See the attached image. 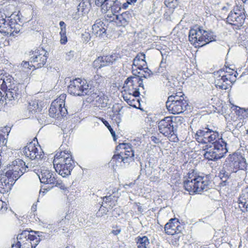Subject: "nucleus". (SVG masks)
I'll use <instances>...</instances> for the list:
<instances>
[{
	"label": "nucleus",
	"mask_w": 248,
	"mask_h": 248,
	"mask_svg": "<svg viewBox=\"0 0 248 248\" xmlns=\"http://www.w3.org/2000/svg\"><path fill=\"white\" fill-rule=\"evenodd\" d=\"M158 173V172H157L156 171H155V172H154V175H152L151 176H150V180L151 181H153V182L158 181L159 180V177L157 175Z\"/></svg>",
	"instance_id": "obj_54"
},
{
	"label": "nucleus",
	"mask_w": 248,
	"mask_h": 248,
	"mask_svg": "<svg viewBox=\"0 0 248 248\" xmlns=\"http://www.w3.org/2000/svg\"><path fill=\"white\" fill-rule=\"evenodd\" d=\"M6 97H4L3 95H2V93L1 92H0V107L1 106H2L3 104L4 105H5V104H7V103H5V99H6Z\"/></svg>",
	"instance_id": "obj_58"
},
{
	"label": "nucleus",
	"mask_w": 248,
	"mask_h": 248,
	"mask_svg": "<svg viewBox=\"0 0 248 248\" xmlns=\"http://www.w3.org/2000/svg\"><path fill=\"white\" fill-rule=\"evenodd\" d=\"M38 100L31 101L29 103L28 109L30 112H40L41 110V108L39 107L38 105Z\"/></svg>",
	"instance_id": "obj_40"
},
{
	"label": "nucleus",
	"mask_w": 248,
	"mask_h": 248,
	"mask_svg": "<svg viewBox=\"0 0 248 248\" xmlns=\"http://www.w3.org/2000/svg\"><path fill=\"white\" fill-rule=\"evenodd\" d=\"M239 207L243 212H248V193H243L238 199Z\"/></svg>",
	"instance_id": "obj_28"
},
{
	"label": "nucleus",
	"mask_w": 248,
	"mask_h": 248,
	"mask_svg": "<svg viewBox=\"0 0 248 248\" xmlns=\"http://www.w3.org/2000/svg\"><path fill=\"white\" fill-rule=\"evenodd\" d=\"M14 80L12 77L8 73L1 71V77L0 78V87L1 89L5 91L8 88L12 87L15 84L14 83Z\"/></svg>",
	"instance_id": "obj_21"
},
{
	"label": "nucleus",
	"mask_w": 248,
	"mask_h": 248,
	"mask_svg": "<svg viewBox=\"0 0 248 248\" xmlns=\"http://www.w3.org/2000/svg\"><path fill=\"white\" fill-rule=\"evenodd\" d=\"M101 121L103 122V123L104 124V125L108 128L109 131H110L111 136H112L113 138V140L114 141L116 140V134L115 132L113 131V129L109 124V123L107 121L105 120L103 118H101Z\"/></svg>",
	"instance_id": "obj_45"
},
{
	"label": "nucleus",
	"mask_w": 248,
	"mask_h": 248,
	"mask_svg": "<svg viewBox=\"0 0 248 248\" xmlns=\"http://www.w3.org/2000/svg\"><path fill=\"white\" fill-rule=\"evenodd\" d=\"M145 70L144 71L145 73V75H143V77L145 78L149 77L150 76L151 74H152V71L149 69L147 67L144 68Z\"/></svg>",
	"instance_id": "obj_59"
},
{
	"label": "nucleus",
	"mask_w": 248,
	"mask_h": 248,
	"mask_svg": "<svg viewBox=\"0 0 248 248\" xmlns=\"http://www.w3.org/2000/svg\"><path fill=\"white\" fill-rule=\"evenodd\" d=\"M133 160L134 159L131 157H129L128 156L123 155L122 162H123L124 164L128 163L130 161Z\"/></svg>",
	"instance_id": "obj_57"
},
{
	"label": "nucleus",
	"mask_w": 248,
	"mask_h": 248,
	"mask_svg": "<svg viewBox=\"0 0 248 248\" xmlns=\"http://www.w3.org/2000/svg\"><path fill=\"white\" fill-rule=\"evenodd\" d=\"M178 0H165V5L170 8H175L178 5Z\"/></svg>",
	"instance_id": "obj_46"
},
{
	"label": "nucleus",
	"mask_w": 248,
	"mask_h": 248,
	"mask_svg": "<svg viewBox=\"0 0 248 248\" xmlns=\"http://www.w3.org/2000/svg\"><path fill=\"white\" fill-rule=\"evenodd\" d=\"M245 18L244 13L236 7L229 13L227 21L230 24L241 27L244 23Z\"/></svg>",
	"instance_id": "obj_13"
},
{
	"label": "nucleus",
	"mask_w": 248,
	"mask_h": 248,
	"mask_svg": "<svg viewBox=\"0 0 248 248\" xmlns=\"http://www.w3.org/2000/svg\"><path fill=\"white\" fill-rule=\"evenodd\" d=\"M96 101L99 106L101 108L107 107L108 102V97L101 93H99V96L98 97Z\"/></svg>",
	"instance_id": "obj_39"
},
{
	"label": "nucleus",
	"mask_w": 248,
	"mask_h": 248,
	"mask_svg": "<svg viewBox=\"0 0 248 248\" xmlns=\"http://www.w3.org/2000/svg\"><path fill=\"white\" fill-rule=\"evenodd\" d=\"M35 163L31 162L27 163V164H25V166L26 167V171L31 170H35V169H33V168L35 167Z\"/></svg>",
	"instance_id": "obj_52"
},
{
	"label": "nucleus",
	"mask_w": 248,
	"mask_h": 248,
	"mask_svg": "<svg viewBox=\"0 0 248 248\" xmlns=\"http://www.w3.org/2000/svg\"><path fill=\"white\" fill-rule=\"evenodd\" d=\"M38 143L37 140L34 138L33 140L23 148L22 152L25 156L32 160H37L43 157L44 153L39 145L36 146L35 143Z\"/></svg>",
	"instance_id": "obj_8"
},
{
	"label": "nucleus",
	"mask_w": 248,
	"mask_h": 248,
	"mask_svg": "<svg viewBox=\"0 0 248 248\" xmlns=\"http://www.w3.org/2000/svg\"><path fill=\"white\" fill-rule=\"evenodd\" d=\"M149 243V240L146 236L138 237L137 238V244L138 248H147Z\"/></svg>",
	"instance_id": "obj_36"
},
{
	"label": "nucleus",
	"mask_w": 248,
	"mask_h": 248,
	"mask_svg": "<svg viewBox=\"0 0 248 248\" xmlns=\"http://www.w3.org/2000/svg\"><path fill=\"white\" fill-rule=\"evenodd\" d=\"M5 103L15 104L22 97L24 93V86L19 84H15L4 91Z\"/></svg>",
	"instance_id": "obj_7"
},
{
	"label": "nucleus",
	"mask_w": 248,
	"mask_h": 248,
	"mask_svg": "<svg viewBox=\"0 0 248 248\" xmlns=\"http://www.w3.org/2000/svg\"><path fill=\"white\" fill-rule=\"evenodd\" d=\"M201 34L200 32H198L197 30L191 29L189 31V40L192 43H196L197 41V36Z\"/></svg>",
	"instance_id": "obj_43"
},
{
	"label": "nucleus",
	"mask_w": 248,
	"mask_h": 248,
	"mask_svg": "<svg viewBox=\"0 0 248 248\" xmlns=\"http://www.w3.org/2000/svg\"><path fill=\"white\" fill-rule=\"evenodd\" d=\"M186 190L190 193H199L206 191L208 188L209 180L207 176H201L193 170L188 172L187 179L183 182Z\"/></svg>",
	"instance_id": "obj_2"
},
{
	"label": "nucleus",
	"mask_w": 248,
	"mask_h": 248,
	"mask_svg": "<svg viewBox=\"0 0 248 248\" xmlns=\"http://www.w3.org/2000/svg\"><path fill=\"white\" fill-rule=\"evenodd\" d=\"M220 153H218L214 148H207L206 151H205L203 156L204 158L208 160L216 161L223 157Z\"/></svg>",
	"instance_id": "obj_25"
},
{
	"label": "nucleus",
	"mask_w": 248,
	"mask_h": 248,
	"mask_svg": "<svg viewBox=\"0 0 248 248\" xmlns=\"http://www.w3.org/2000/svg\"><path fill=\"white\" fill-rule=\"evenodd\" d=\"M202 41L201 46L205 45L211 42L216 41V36L213 32L203 31L202 37L200 38Z\"/></svg>",
	"instance_id": "obj_29"
},
{
	"label": "nucleus",
	"mask_w": 248,
	"mask_h": 248,
	"mask_svg": "<svg viewBox=\"0 0 248 248\" xmlns=\"http://www.w3.org/2000/svg\"><path fill=\"white\" fill-rule=\"evenodd\" d=\"M114 3L111 4L110 6H108L106 8V5L104 6V5L100 6L99 7H101L102 10L104 12H106L107 11L110 10L112 15L114 14V13L118 12L120 9L121 8L120 7V3L117 0H115V1H113Z\"/></svg>",
	"instance_id": "obj_33"
},
{
	"label": "nucleus",
	"mask_w": 248,
	"mask_h": 248,
	"mask_svg": "<svg viewBox=\"0 0 248 248\" xmlns=\"http://www.w3.org/2000/svg\"><path fill=\"white\" fill-rule=\"evenodd\" d=\"M117 149H118V148L123 149L124 150V151L126 150H130V149L133 150V146L130 143H120L117 146Z\"/></svg>",
	"instance_id": "obj_49"
},
{
	"label": "nucleus",
	"mask_w": 248,
	"mask_h": 248,
	"mask_svg": "<svg viewBox=\"0 0 248 248\" xmlns=\"http://www.w3.org/2000/svg\"><path fill=\"white\" fill-rule=\"evenodd\" d=\"M203 31H204L203 30H202L200 28H198V30H197V31H198V32H201V34H200L199 35H197L198 39H197V41H196V43H199L201 45H202V41H201V39H200L201 38H201L202 37Z\"/></svg>",
	"instance_id": "obj_56"
},
{
	"label": "nucleus",
	"mask_w": 248,
	"mask_h": 248,
	"mask_svg": "<svg viewBox=\"0 0 248 248\" xmlns=\"http://www.w3.org/2000/svg\"><path fill=\"white\" fill-rule=\"evenodd\" d=\"M102 59V63L103 66H107L112 65L118 60L119 57L118 54L113 53L111 55L101 56Z\"/></svg>",
	"instance_id": "obj_26"
},
{
	"label": "nucleus",
	"mask_w": 248,
	"mask_h": 248,
	"mask_svg": "<svg viewBox=\"0 0 248 248\" xmlns=\"http://www.w3.org/2000/svg\"><path fill=\"white\" fill-rule=\"evenodd\" d=\"M87 82L81 78H76L70 80L68 86V92L75 96H82L85 93Z\"/></svg>",
	"instance_id": "obj_11"
},
{
	"label": "nucleus",
	"mask_w": 248,
	"mask_h": 248,
	"mask_svg": "<svg viewBox=\"0 0 248 248\" xmlns=\"http://www.w3.org/2000/svg\"><path fill=\"white\" fill-rule=\"evenodd\" d=\"M85 93H83V95H90L93 99H96L99 96V93H101L99 91L96 90L91 88L89 84H87L86 86Z\"/></svg>",
	"instance_id": "obj_34"
},
{
	"label": "nucleus",
	"mask_w": 248,
	"mask_h": 248,
	"mask_svg": "<svg viewBox=\"0 0 248 248\" xmlns=\"http://www.w3.org/2000/svg\"><path fill=\"white\" fill-rule=\"evenodd\" d=\"M121 232V229H117L116 230H113L111 231V233L115 235H118Z\"/></svg>",
	"instance_id": "obj_63"
},
{
	"label": "nucleus",
	"mask_w": 248,
	"mask_h": 248,
	"mask_svg": "<svg viewBox=\"0 0 248 248\" xmlns=\"http://www.w3.org/2000/svg\"><path fill=\"white\" fill-rule=\"evenodd\" d=\"M109 195H107L103 198L102 206L107 208V206L109 208H113L116 205L117 200L119 198V194L118 189L116 188H114L111 193H108Z\"/></svg>",
	"instance_id": "obj_20"
},
{
	"label": "nucleus",
	"mask_w": 248,
	"mask_h": 248,
	"mask_svg": "<svg viewBox=\"0 0 248 248\" xmlns=\"http://www.w3.org/2000/svg\"><path fill=\"white\" fill-rule=\"evenodd\" d=\"M66 31H60L61 36L60 42L62 44H65L67 42V38L66 35Z\"/></svg>",
	"instance_id": "obj_51"
},
{
	"label": "nucleus",
	"mask_w": 248,
	"mask_h": 248,
	"mask_svg": "<svg viewBox=\"0 0 248 248\" xmlns=\"http://www.w3.org/2000/svg\"><path fill=\"white\" fill-rule=\"evenodd\" d=\"M214 149L218 153H220V155L224 157L225 155L227 153L228 149L227 148V144L222 137L219 138L217 140L213 142Z\"/></svg>",
	"instance_id": "obj_24"
},
{
	"label": "nucleus",
	"mask_w": 248,
	"mask_h": 248,
	"mask_svg": "<svg viewBox=\"0 0 248 248\" xmlns=\"http://www.w3.org/2000/svg\"><path fill=\"white\" fill-rule=\"evenodd\" d=\"M73 57V51H70L66 54V59L67 60H70Z\"/></svg>",
	"instance_id": "obj_62"
},
{
	"label": "nucleus",
	"mask_w": 248,
	"mask_h": 248,
	"mask_svg": "<svg viewBox=\"0 0 248 248\" xmlns=\"http://www.w3.org/2000/svg\"><path fill=\"white\" fill-rule=\"evenodd\" d=\"M223 71H219L217 72L219 74L215 80V86L221 90H227L231 87L233 82L234 78H232V75L230 74L229 77L227 75L223 74Z\"/></svg>",
	"instance_id": "obj_14"
},
{
	"label": "nucleus",
	"mask_w": 248,
	"mask_h": 248,
	"mask_svg": "<svg viewBox=\"0 0 248 248\" xmlns=\"http://www.w3.org/2000/svg\"><path fill=\"white\" fill-rule=\"evenodd\" d=\"M48 53L44 50L30 52V62L35 69L44 66L46 62Z\"/></svg>",
	"instance_id": "obj_10"
},
{
	"label": "nucleus",
	"mask_w": 248,
	"mask_h": 248,
	"mask_svg": "<svg viewBox=\"0 0 248 248\" xmlns=\"http://www.w3.org/2000/svg\"><path fill=\"white\" fill-rule=\"evenodd\" d=\"M105 25L101 19H97L92 26L93 33L96 36L103 37L106 34Z\"/></svg>",
	"instance_id": "obj_22"
},
{
	"label": "nucleus",
	"mask_w": 248,
	"mask_h": 248,
	"mask_svg": "<svg viewBox=\"0 0 248 248\" xmlns=\"http://www.w3.org/2000/svg\"><path fill=\"white\" fill-rule=\"evenodd\" d=\"M65 94H62L60 97L53 101L49 109L50 117L61 120L68 113L65 107Z\"/></svg>",
	"instance_id": "obj_5"
},
{
	"label": "nucleus",
	"mask_w": 248,
	"mask_h": 248,
	"mask_svg": "<svg viewBox=\"0 0 248 248\" xmlns=\"http://www.w3.org/2000/svg\"><path fill=\"white\" fill-rule=\"evenodd\" d=\"M82 40L84 42H88L91 39L90 34L88 32H85L82 34Z\"/></svg>",
	"instance_id": "obj_55"
},
{
	"label": "nucleus",
	"mask_w": 248,
	"mask_h": 248,
	"mask_svg": "<svg viewBox=\"0 0 248 248\" xmlns=\"http://www.w3.org/2000/svg\"><path fill=\"white\" fill-rule=\"evenodd\" d=\"M166 80H167L166 86L170 87L171 88H175L178 86L179 82L177 79L173 76H166Z\"/></svg>",
	"instance_id": "obj_38"
},
{
	"label": "nucleus",
	"mask_w": 248,
	"mask_h": 248,
	"mask_svg": "<svg viewBox=\"0 0 248 248\" xmlns=\"http://www.w3.org/2000/svg\"><path fill=\"white\" fill-rule=\"evenodd\" d=\"M15 16L16 17L14 18H11V16H7V19H5L4 25L6 29H8V27L10 28V32H12L11 35L13 36H15L19 33L21 29L20 24L17 21L18 20L19 22L22 23L20 22V19L18 15Z\"/></svg>",
	"instance_id": "obj_18"
},
{
	"label": "nucleus",
	"mask_w": 248,
	"mask_h": 248,
	"mask_svg": "<svg viewBox=\"0 0 248 248\" xmlns=\"http://www.w3.org/2000/svg\"><path fill=\"white\" fill-rule=\"evenodd\" d=\"M145 171V174L148 177L151 176L152 175L153 173L155 172V171H156V170L155 169H154V168L153 167H150V166L147 167L146 166Z\"/></svg>",
	"instance_id": "obj_50"
},
{
	"label": "nucleus",
	"mask_w": 248,
	"mask_h": 248,
	"mask_svg": "<svg viewBox=\"0 0 248 248\" xmlns=\"http://www.w3.org/2000/svg\"><path fill=\"white\" fill-rule=\"evenodd\" d=\"M123 153L121 152L120 154L114 155L112 158V161L113 162H115V163L117 164V162L122 163V160L123 158Z\"/></svg>",
	"instance_id": "obj_48"
},
{
	"label": "nucleus",
	"mask_w": 248,
	"mask_h": 248,
	"mask_svg": "<svg viewBox=\"0 0 248 248\" xmlns=\"http://www.w3.org/2000/svg\"><path fill=\"white\" fill-rule=\"evenodd\" d=\"M93 67L94 68H101L102 67H104L103 66V63H102V59L101 56L98 57L96 59H95L93 62Z\"/></svg>",
	"instance_id": "obj_47"
},
{
	"label": "nucleus",
	"mask_w": 248,
	"mask_h": 248,
	"mask_svg": "<svg viewBox=\"0 0 248 248\" xmlns=\"http://www.w3.org/2000/svg\"><path fill=\"white\" fill-rule=\"evenodd\" d=\"M166 105L168 111L173 114L183 113L190 108L188 101L184 94L179 95L175 93L169 96Z\"/></svg>",
	"instance_id": "obj_3"
},
{
	"label": "nucleus",
	"mask_w": 248,
	"mask_h": 248,
	"mask_svg": "<svg viewBox=\"0 0 248 248\" xmlns=\"http://www.w3.org/2000/svg\"><path fill=\"white\" fill-rule=\"evenodd\" d=\"M171 120L168 116L157 122L159 132L168 138L176 136L177 131L175 129V125H173V122Z\"/></svg>",
	"instance_id": "obj_9"
},
{
	"label": "nucleus",
	"mask_w": 248,
	"mask_h": 248,
	"mask_svg": "<svg viewBox=\"0 0 248 248\" xmlns=\"http://www.w3.org/2000/svg\"><path fill=\"white\" fill-rule=\"evenodd\" d=\"M140 81L139 76L130 77L124 81V88L127 90L129 94H132L135 96H139L140 93L138 88V83Z\"/></svg>",
	"instance_id": "obj_15"
},
{
	"label": "nucleus",
	"mask_w": 248,
	"mask_h": 248,
	"mask_svg": "<svg viewBox=\"0 0 248 248\" xmlns=\"http://www.w3.org/2000/svg\"><path fill=\"white\" fill-rule=\"evenodd\" d=\"M25 165V162L21 159H17L13 161L7 168L8 175H11L17 180L26 172Z\"/></svg>",
	"instance_id": "obj_12"
},
{
	"label": "nucleus",
	"mask_w": 248,
	"mask_h": 248,
	"mask_svg": "<svg viewBox=\"0 0 248 248\" xmlns=\"http://www.w3.org/2000/svg\"><path fill=\"white\" fill-rule=\"evenodd\" d=\"M7 18V16L2 11H0V32L5 34V35H11L12 32H10V29L8 27L7 29L4 26L5 19Z\"/></svg>",
	"instance_id": "obj_31"
},
{
	"label": "nucleus",
	"mask_w": 248,
	"mask_h": 248,
	"mask_svg": "<svg viewBox=\"0 0 248 248\" xmlns=\"http://www.w3.org/2000/svg\"><path fill=\"white\" fill-rule=\"evenodd\" d=\"M122 108H118V110H113L114 114L112 116V120H113L117 124L118 126L122 121V116L120 113Z\"/></svg>",
	"instance_id": "obj_42"
},
{
	"label": "nucleus",
	"mask_w": 248,
	"mask_h": 248,
	"mask_svg": "<svg viewBox=\"0 0 248 248\" xmlns=\"http://www.w3.org/2000/svg\"><path fill=\"white\" fill-rule=\"evenodd\" d=\"M170 119H172V121L173 122V125H175V129L177 131V129L178 127V124H181L183 121L184 119L181 117H173V116H169Z\"/></svg>",
	"instance_id": "obj_44"
},
{
	"label": "nucleus",
	"mask_w": 248,
	"mask_h": 248,
	"mask_svg": "<svg viewBox=\"0 0 248 248\" xmlns=\"http://www.w3.org/2000/svg\"><path fill=\"white\" fill-rule=\"evenodd\" d=\"M137 96H134L132 94H129L128 92V94H125L124 95V99L126 102V103L130 106L134 108H137L136 102H138V100H136L135 97Z\"/></svg>",
	"instance_id": "obj_37"
},
{
	"label": "nucleus",
	"mask_w": 248,
	"mask_h": 248,
	"mask_svg": "<svg viewBox=\"0 0 248 248\" xmlns=\"http://www.w3.org/2000/svg\"><path fill=\"white\" fill-rule=\"evenodd\" d=\"M123 153L124 155L128 156L129 157H131L133 158L134 156V152L133 149H130V150H126V151H124V152Z\"/></svg>",
	"instance_id": "obj_53"
},
{
	"label": "nucleus",
	"mask_w": 248,
	"mask_h": 248,
	"mask_svg": "<svg viewBox=\"0 0 248 248\" xmlns=\"http://www.w3.org/2000/svg\"><path fill=\"white\" fill-rule=\"evenodd\" d=\"M62 146L60 148L53 160V165L56 171L63 177L69 176L75 167V162L72 159L71 152L68 150L62 151Z\"/></svg>",
	"instance_id": "obj_1"
},
{
	"label": "nucleus",
	"mask_w": 248,
	"mask_h": 248,
	"mask_svg": "<svg viewBox=\"0 0 248 248\" xmlns=\"http://www.w3.org/2000/svg\"><path fill=\"white\" fill-rule=\"evenodd\" d=\"M209 128L205 127L202 129H199L194 134V138L197 141L200 143L206 144L208 143Z\"/></svg>",
	"instance_id": "obj_23"
},
{
	"label": "nucleus",
	"mask_w": 248,
	"mask_h": 248,
	"mask_svg": "<svg viewBox=\"0 0 248 248\" xmlns=\"http://www.w3.org/2000/svg\"><path fill=\"white\" fill-rule=\"evenodd\" d=\"M230 176V172L227 171L224 167H223L219 171V177L221 180L220 184L222 186H226L228 179Z\"/></svg>",
	"instance_id": "obj_35"
},
{
	"label": "nucleus",
	"mask_w": 248,
	"mask_h": 248,
	"mask_svg": "<svg viewBox=\"0 0 248 248\" xmlns=\"http://www.w3.org/2000/svg\"><path fill=\"white\" fill-rule=\"evenodd\" d=\"M70 218H71L70 216L67 215L66 216H65V220H64L63 219H62L60 222V223H62L63 221H65V220H66V221H68L70 220Z\"/></svg>",
	"instance_id": "obj_64"
},
{
	"label": "nucleus",
	"mask_w": 248,
	"mask_h": 248,
	"mask_svg": "<svg viewBox=\"0 0 248 248\" xmlns=\"http://www.w3.org/2000/svg\"><path fill=\"white\" fill-rule=\"evenodd\" d=\"M90 7V3L89 0H82L78 6V12L81 13V15L88 13Z\"/></svg>",
	"instance_id": "obj_32"
},
{
	"label": "nucleus",
	"mask_w": 248,
	"mask_h": 248,
	"mask_svg": "<svg viewBox=\"0 0 248 248\" xmlns=\"http://www.w3.org/2000/svg\"><path fill=\"white\" fill-rule=\"evenodd\" d=\"M40 242V238L24 231L17 236V242L12 248H35Z\"/></svg>",
	"instance_id": "obj_4"
},
{
	"label": "nucleus",
	"mask_w": 248,
	"mask_h": 248,
	"mask_svg": "<svg viewBox=\"0 0 248 248\" xmlns=\"http://www.w3.org/2000/svg\"><path fill=\"white\" fill-rule=\"evenodd\" d=\"M61 27V31H66V24L64 22L61 21L59 23Z\"/></svg>",
	"instance_id": "obj_60"
},
{
	"label": "nucleus",
	"mask_w": 248,
	"mask_h": 248,
	"mask_svg": "<svg viewBox=\"0 0 248 248\" xmlns=\"http://www.w3.org/2000/svg\"><path fill=\"white\" fill-rule=\"evenodd\" d=\"M164 229L167 234L174 235L180 233L183 227L180 225L178 220L175 218H171L165 226Z\"/></svg>",
	"instance_id": "obj_19"
},
{
	"label": "nucleus",
	"mask_w": 248,
	"mask_h": 248,
	"mask_svg": "<svg viewBox=\"0 0 248 248\" xmlns=\"http://www.w3.org/2000/svg\"><path fill=\"white\" fill-rule=\"evenodd\" d=\"M234 169L236 170H245L247 169V164L246 159L242 156L237 157L232 162ZM236 171V170H235Z\"/></svg>",
	"instance_id": "obj_30"
},
{
	"label": "nucleus",
	"mask_w": 248,
	"mask_h": 248,
	"mask_svg": "<svg viewBox=\"0 0 248 248\" xmlns=\"http://www.w3.org/2000/svg\"><path fill=\"white\" fill-rule=\"evenodd\" d=\"M40 182L42 183L50 184L51 187L57 186L61 189H64V185L61 180L58 179L56 174L51 170L42 169L40 174L38 175Z\"/></svg>",
	"instance_id": "obj_6"
},
{
	"label": "nucleus",
	"mask_w": 248,
	"mask_h": 248,
	"mask_svg": "<svg viewBox=\"0 0 248 248\" xmlns=\"http://www.w3.org/2000/svg\"><path fill=\"white\" fill-rule=\"evenodd\" d=\"M209 135H208V143H212L217 140L219 137V133L217 131L213 130L209 128Z\"/></svg>",
	"instance_id": "obj_41"
},
{
	"label": "nucleus",
	"mask_w": 248,
	"mask_h": 248,
	"mask_svg": "<svg viewBox=\"0 0 248 248\" xmlns=\"http://www.w3.org/2000/svg\"><path fill=\"white\" fill-rule=\"evenodd\" d=\"M107 17L109 18L110 22H115L118 26L125 27L128 24L132 16L131 12L127 11L119 15H107Z\"/></svg>",
	"instance_id": "obj_17"
},
{
	"label": "nucleus",
	"mask_w": 248,
	"mask_h": 248,
	"mask_svg": "<svg viewBox=\"0 0 248 248\" xmlns=\"http://www.w3.org/2000/svg\"><path fill=\"white\" fill-rule=\"evenodd\" d=\"M16 180L11 175H8L6 171L4 173L0 174V192L4 193L8 192L11 189L12 186Z\"/></svg>",
	"instance_id": "obj_16"
},
{
	"label": "nucleus",
	"mask_w": 248,
	"mask_h": 248,
	"mask_svg": "<svg viewBox=\"0 0 248 248\" xmlns=\"http://www.w3.org/2000/svg\"><path fill=\"white\" fill-rule=\"evenodd\" d=\"M145 59V55L144 54H138L133 60V66L137 67L139 69H142L143 66L146 64Z\"/></svg>",
	"instance_id": "obj_27"
},
{
	"label": "nucleus",
	"mask_w": 248,
	"mask_h": 248,
	"mask_svg": "<svg viewBox=\"0 0 248 248\" xmlns=\"http://www.w3.org/2000/svg\"><path fill=\"white\" fill-rule=\"evenodd\" d=\"M151 140L155 144H158L161 142L160 139L155 136H152L150 138Z\"/></svg>",
	"instance_id": "obj_61"
}]
</instances>
